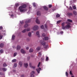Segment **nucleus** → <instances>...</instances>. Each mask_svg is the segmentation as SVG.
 I'll return each mask as SVG.
<instances>
[{
	"label": "nucleus",
	"mask_w": 77,
	"mask_h": 77,
	"mask_svg": "<svg viewBox=\"0 0 77 77\" xmlns=\"http://www.w3.org/2000/svg\"><path fill=\"white\" fill-rule=\"evenodd\" d=\"M65 22H63L61 24V26H62V29L63 30H65V29H69V28H71V24L70 23H69L66 26H65Z\"/></svg>",
	"instance_id": "obj_1"
},
{
	"label": "nucleus",
	"mask_w": 77,
	"mask_h": 77,
	"mask_svg": "<svg viewBox=\"0 0 77 77\" xmlns=\"http://www.w3.org/2000/svg\"><path fill=\"white\" fill-rule=\"evenodd\" d=\"M26 7H27V5H23L19 7V9L21 12H23L26 11V10L25 9H24V8H26Z\"/></svg>",
	"instance_id": "obj_2"
},
{
	"label": "nucleus",
	"mask_w": 77,
	"mask_h": 77,
	"mask_svg": "<svg viewBox=\"0 0 77 77\" xmlns=\"http://www.w3.org/2000/svg\"><path fill=\"white\" fill-rule=\"evenodd\" d=\"M38 28H39V27L38 26L35 25L32 27V29L33 30L35 31L38 30Z\"/></svg>",
	"instance_id": "obj_3"
},
{
	"label": "nucleus",
	"mask_w": 77,
	"mask_h": 77,
	"mask_svg": "<svg viewBox=\"0 0 77 77\" xmlns=\"http://www.w3.org/2000/svg\"><path fill=\"white\" fill-rule=\"evenodd\" d=\"M41 44H42V45L43 46H44L45 45V42L42 41L41 40L40 41Z\"/></svg>",
	"instance_id": "obj_4"
},
{
	"label": "nucleus",
	"mask_w": 77,
	"mask_h": 77,
	"mask_svg": "<svg viewBox=\"0 0 77 77\" xmlns=\"http://www.w3.org/2000/svg\"><path fill=\"white\" fill-rule=\"evenodd\" d=\"M48 39H49V38L48 37H45L43 38V40L45 41H48Z\"/></svg>",
	"instance_id": "obj_5"
},
{
	"label": "nucleus",
	"mask_w": 77,
	"mask_h": 77,
	"mask_svg": "<svg viewBox=\"0 0 77 77\" xmlns=\"http://www.w3.org/2000/svg\"><path fill=\"white\" fill-rule=\"evenodd\" d=\"M35 22L37 24H40V21H39V20L38 19H36Z\"/></svg>",
	"instance_id": "obj_6"
},
{
	"label": "nucleus",
	"mask_w": 77,
	"mask_h": 77,
	"mask_svg": "<svg viewBox=\"0 0 77 77\" xmlns=\"http://www.w3.org/2000/svg\"><path fill=\"white\" fill-rule=\"evenodd\" d=\"M43 8L45 11H48V7H47L46 6H45L43 7Z\"/></svg>",
	"instance_id": "obj_7"
},
{
	"label": "nucleus",
	"mask_w": 77,
	"mask_h": 77,
	"mask_svg": "<svg viewBox=\"0 0 77 77\" xmlns=\"http://www.w3.org/2000/svg\"><path fill=\"white\" fill-rule=\"evenodd\" d=\"M21 52L23 54H24L25 53V51L23 49H22L21 50Z\"/></svg>",
	"instance_id": "obj_8"
},
{
	"label": "nucleus",
	"mask_w": 77,
	"mask_h": 77,
	"mask_svg": "<svg viewBox=\"0 0 77 77\" xmlns=\"http://www.w3.org/2000/svg\"><path fill=\"white\" fill-rule=\"evenodd\" d=\"M19 65H20V66H22L23 65V63L21 61H20L19 63Z\"/></svg>",
	"instance_id": "obj_9"
},
{
	"label": "nucleus",
	"mask_w": 77,
	"mask_h": 77,
	"mask_svg": "<svg viewBox=\"0 0 77 77\" xmlns=\"http://www.w3.org/2000/svg\"><path fill=\"white\" fill-rule=\"evenodd\" d=\"M21 48V47H20L19 45H18L17 46V50H20V49Z\"/></svg>",
	"instance_id": "obj_10"
},
{
	"label": "nucleus",
	"mask_w": 77,
	"mask_h": 77,
	"mask_svg": "<svg viewBox=\"0 0 77 77\" xmlns=\"http://www.w3.org/2000/svg\"><path fill=\"white\" fill-rule=\"evenodd\" d=\"M30 21H31V19L27 20L25 21V23H30Z\"/></svg>",
	"instance_id": "obj_11"
},
{
	"label": "nucleus",
	"mask_w": 77,
	"mask_h": 77,
	"mask_svg": "<svg viewBox=\"0 0 77 77\" xmlns=\"http://www.w3.org/2000/svg\"><path fill=\"white\" fill-rule=\"evenodd\" d=\"M36 34L37 35L38 37H39L40 36V35H39V32L38 31H37L36 32Z\"/></svg>",
	"instance_id": "obj_12"
},
{
	"label": "nucleus",
	"mask_w": 77,
	"mask_h": 77,
	"mask_svg": "<svg viewBox=\"0 0 77 77\" xmlns=\"http://www.w3.org/2000/svg\"><path fill=\"white\" fill-rule=\"evenodd\" d=\"M24 28H27V27H29V25L27 24H26L24 25Z\"/></svg>",
	"instance_id": "obj_13"
},
{
	"label": "nucleus",
	"mask_w": 77,
	"mask_h": 77,
	"mask_svg": "<svg viewBox=\"0 0 77 77\" xmlns=\"http://www.w3.org/2000/svg\"><path fill=\"white\" fill-rule=\"evenodd\" d=\"M37 15H41V12L39 11H37Z\"/></svg>",
	"instance_id": "obj_14"
},
{
	"label": "nucleus",
	"mask_w": 77,
	"mask_h": 77,
	"mask_svg": "<svg viewBox=\"0 0 77 77\" xmlns=\"http://www.w3.org/2000/svg\"><path fill=\"white\" fill-rule=\"evenodd\" d=\"M3 46H4V44H3V43H1L0 44V47H1V48L3 47Z\"/></svg>",
	"instance_id": "obj_15"
},
{
	"label": "nucleus",
	"mask_w": 77,
	"mask_h": 77,
	"mask_svg": "<svg viewBox=\"0 0 77 77\" xmlns=\"http://www.w3.org/2000/svg\"><path fill=\"white\" fill-rule=\"evenodd\" d=\"M24 66L26 68H27V66H28V64L27 63H24Z\"/></svg>",
	"instance_id": "obj_16"
},
{
	"label": "nucleus",
	"mask_w": 77,
	"mask_h": 77,
	"mask_svg": "<svg viewBox=\"0 0 77 77\" xmlns=\"http://www.w3.org/2000/svg\"><path fill=\"white\" fill-rule=\"evenodd\" d=\"M67 15H69V16H71L72 15V13H67Z\"/></svg>",
	"instance_id": "obj_17"
},
{
	"label": "nucleus",
	"mask_w": 77,
	"mask_h": 77,
	"mask_svg": "<svg viewBox=\"0 0 77 77\" xmlns=\"http://www.w3.org/2000/svg\"><path fill=\"white\" fill-rule=\"evenodd\" d=\"M28 36L29 37H31L32 36V33L30 32H29L28 33Z\"/></svg>",
	"instance_id": "obj_18"
},
{
	"label": "nucleus",
	"mask_w": 77,
	"mask_h": 77,
	"mask_svg": "<svg viewBox=\"0 0 77 77\" xmlns=\"http://www.w3.org/2000/svg\"><path fill=\"white\" fill-rule=\"evenodd\" d=\"M67 21H69V22H70V23H72V20L69 19H67Z\"/></svg>",
	"instance_id": "obj_19"
},
{
	"label": "nucleus",
	"mask_w": 77,
	"mask_h": 77,
	"mask_svg": "<svg viewBox=\"0 0 77 77\" xmlns=\"http://www.w3.org/2000/svg\"><path fill=\"white\" fill-rule=\"evenodd\" d=\"M27 31V29H25L24 30H23V31H22V33H25L26 31Z\"/></svg>",
	"instance_id": "obj_20"
},
{
	"label": "nucleus",
	"mask_w": 77,
	"mask_h": 77,
	"mask_svg": "<svg viewBox=\"0 0 77 77\" xmlns=\"http://www.w3.org/2000/svg\"><path fill=\"white\" fill-rule=\"evenodd\" d=\"M15 35H13L12 37V40H14V39H15Z\"/></svg>",
	"instance_id": "obj_21"
},
{
	"label": "nucleus",
	"mask_w": 77,
	"mask_h": 77,
	"mask_svg": "<svg viewBox=\"0 0 77 77\" xmlns=\"http://www.w3.org/2000/svg\"><path fill=\"white\" fill-rule=\"evenodd\" d=\"M40 49H41V47H38L36 48L37 51H39V50H40Z\"/></svg>",
	"instance_id": "obj_22"
},
{
	"label": "nucleus",
	"mask_w": 77,
	"mask_h": 77,
	"mask_svg": "<svg viewBox=\"0 0 77 77\" xmlns=\"http://www.w3.org/2000/svg\"><path fill=\"white\" fill-rule=\"evenodd\" d=\"M36 70L37 71L38 73H39L40 72V70L39 69H36Z\"/></svg>",
	"instance_id": "obj_23"
},
{
	"label": "nucleus",
	"mask_w": 77,
	"mask_h": 77,
	"mask_svg": "<svg viewBox=\"0 0 77 77\" xmlns=\"http://www.w3.org/2000/svg\"><path fill=\"white\" fill-rule=\"evenodd\" d=\"M12 62H17V60L14 59L12 60Z\"/></svg>",
	"instance_id": "obj_24"
},
{
	"label": "nucleus",
	"mask_w": 77,
	"mask_h": 77,
	"mask_svg": "<svg viewBox=\"0 0 77 77\" xmlns=\"http://www.w3.org/2000/svg\"><path fill=\"white\" fill-rule=\"evenodd\" d=\"M73 13L75 15H76L77 14V13L75 11H73Z\"/></svg>",
	"instance_id": "obj_25"
},
{
	"label": "nucleus",
	"mask_w": 77,
	"mask_h": 77,
	"mask_svg": "<svg viewBox=\"0 0 77 77\" xmlns=\"http://www.w3.org/2000/svg\"><path fill=\"white\" fill-rule=\"evenodd\" d=\"M33 49L31 48L29 50L30 53H32V52H33Z\"/></svg>",
	"instance_id": "obj_26"
},
{
	"label": "nucleus",
	"mask_w": 77,
	"mask_h": 77,
	"mask_svg": "<svg viewBox=\"0 0 77 77\" xmlns=\"http://www.w3.org/2000/svg\"><path fill=\"white\" fill-rule=\"evenodd\" d=\"M3 66L4 67H6V66H7V65H6V63H4L3 64Z\"/></svg>",
	"instance_id": "obj_27"
},
{
	"label": "nucleus",
	"mask_w": 77,
	"mask_h": 77,
	"mask_svg": "<svg viewBox=\"0 0 77 77\" xmlns=\"http://www.w3.org/2000/svg\"><path fill=\"white\" fill-rule=\"evenodd\" d=\"M2 70L3 71H6L7 69H6V68H2Z\"/></svg>",
	"instance_id": "obj_28"
},
{
	"label": "nucleus",
	"mask_w": 77,
	"mask_h": 77,
	"mask_svg": "<svg viewBox=\"0 0 77 77\" xmlns=\"http://www.w3.org/2000/svg\"><path fill=\"white\" fill-rule=\"evenodd\" d=\"M26 29V31H27V32H29L30 31V28H28Z\"/></svg>",
	"instance_id": "obj_29"
},
{
	"label": "nucleus",
	"mask_w": 77,
	"mask_h": 77,
	"mask_svg": "<svg viewBox=\"0 0 77 77\" xmlns=\"http://www.w3.org/2000/svg\"><path fill=\"white\" fill-rule=\"evenodd\" d=\"M56 17L57 18L60 17V15L59 14H57L56 15Z\"/></svg>",
	"instance_id": "obj_30"
},
{
	"label": "nucleus",
	"mask_w": 77,
	"mask_h": 77,
	"mask_svg": "<svg viewBox=\"0 0 77 77\" xmlns=\"http://www.w3.org/2000/svg\"><path fill=\"white\" fill-rule=\"evenodd\" d=\"M35 73V71H32V72L31 73V74H34Z\"/></svg>",
	"instance_id": "obj_31"
},
{
	"label": "nucleus",
	"mask_w": 77,
	"mask_h": 77,
	"mask_svg": "<svg viewBox=\"0 0 77 77\" xmlns=\"http://www.w3.org/2000/svg\"><path fill=\"white\" fill-rule=\"evenodd\" d=\"M62 21V20H58L57 22V24H59L60 22Z\"/></svg>",
	"instance_id": "obj_32"
},
{
	"label": "nucleus",
	"mask_w": 77,
	"mask_h": 77,
	"mask_svg": "<svg viewBox=\"0 0 77 77\" xmlns=\"http://www.w3.org/2000/svg\"><path fill=\"white\" fill-rule=\"evenodd\" d=\"M17 54V53L16 52L15 53L14 55V57H15V56H16Z\"/></svg>",
	"instance_id": "obj_33"
},
{
	"label": "nucleus",
	"mask_w": 77,
	"mask_h": 77,
	"mask_svg": "<svg viewBox=\"0 0 77 77\" xmlns=\"http://www.w3.org/2000/svg\"><path fill=\"white\" fill-rule=\"evenodd\" d=\"M14 67H17V64L15 63L14 65Z\"/></svg>",
	"instance_id": "obj_34"
},
{
	"label": "nucleus",
	"mask_w": 77,
	"mask_h": 77,
	"mask_svg": "<svg viewBox=\"0 0 77 77\" xmlns=\"http://www.w3.org/2000/svg\"><path fill=\"white\" fill-rule=\"evenodd\" d=\"M0 52L1 53H3V50L2 49L0 51Z\"/></svg>",
	"instance_id": "obj_35"
},
{
	"label": "nucleus",
	"mask_w": 77,
	"mask_h": 77,
	"mask_svg": "<svg viewBox=\"0 0 77 77\" xmlns=\"http://www.w3.org/2000/svg\"><path fill=\"white\" fill-rule=\"evenodd\" d=\"M48 7L49 8H50L52 7V5H48Z\"/></svg>",
	"instance_id": "obj_36"
},
{
	"label": "nucleus",
	"mask_w": 77,
	"mask_h": 77,
	"mask_svg": "<svg viewBox=\"0 0 77 77\" xmlns=\"http://www.w3.org/2000/svg\"><path fill=\"white\" fill-rule=\"evenodd\" d=\"M73 9H76V7L75 6H73Z\"/></svg>",
	"instance_id": "obj_37"
},
{
	"label": "nucleus",
	"mask_w": 77,
	"mask_h": 77,
	"mask_svg": "<svg viewBox=\"0 0 77 77\" xmlns=\"http://www.w3.org/2000/svg\"><path fill=\"white\" fill-rule=\"evenodd\" d=\"M66 75L67 77L68 76V72H66Z\"/></svg>",
	"instance_id": "obj_38"
},
{
	"label": "nucleus",
	"mask_w": 77,
	"mask_h": 77,
	"mask_svg": "<svg viewBox=\"0 0 77 77\" xmlns=\"http://www.w3.org/2000/svg\"><path fill=\"white\" fill-rule=\"evenodd\" d=\"M40 64H41V62H39L38 66H37L38 67H39V66H40Z\"/></svg>",
	"instance_id": "obj_39"
},
{
	"label": "nucleus",
	"mask_w": 77,
	"mask_h": 77,
	"mask_svg": "<svg viewBox=\"0 0 77 77\" xmlns=\"http://www.w3.org/2000/svg\"><path fill=\"white\" fill-rule=\"evenodd\" d=\"M43 37H45V34L44 33H43L42 35Z\"/></svg>",
	"instance_id": "obj_40"
},
{
	"label": "nucleus",
	"mask_w": 77,
	"mask_h": 77,
	"mask_svg": "<svg viewBox=\"0 0 77 77\" xmlns=\"http://www.w3.org/2000/svg\"><path fill=\"white\" fill-rule=\"evenodd\" d=\"M31 77H34L35 75L33 74H31Z\"/></svg>",
	"instance_id": "obj_41"
},
{
	"label": "nucleus",
	"mask_w": 77,
	"mask_h": 77,
	"mask_svg": "<svg viewBox=\"0 0 77 77\" xmlns=\"http://www.w3.org/2000/svg\"><path fill=\"white\" fill-rule=\"evenodd\" d=\"M46 59V61H48V57H47Z\"/></svg>",
	"instance_id": "obj_42"
},
{
	"label": "nucleus",
	"mask_w": 77,
	"mask_h": 77,
	"mask_svg": "<svg viewBox=\"0 0 77 77\" xmlns=\"http://www.w3.org/2000/svg\"><path fill=\"white\" fill-rule=\"evenodd\" d=\"M48 47V45H45V48L47 49V48Z\"/></svg>",
	"instance_id": "obj_43"
},
{
	"label": "nucleus",
	"mask_w": 77,
	"mask_h": 77,
	"mask_svg": "<svg viewBox=\"0 0 77 77\" xmlns=\"http://www.w3.org/2000/svg\"><path fill=\"white\" fill-rule=\"evenodd\" d=\"M32 66V63H29V66H30V68H31Z\"/></svg>",
	"instance_id": "obj_44"
},
{
	"label": "nucleus",
	"mask_w": 77,
	"mask_h": 77,
	"mask_svg": "<svg viewBox=\"0 0 77 77\" xmlns=\"http://www.w3.org/2000/svg\"><path fill=\"white\" fill-rule=\"evenodd\" d=\"M41 29H44V26H43V25H42L41 26Z\"/></svg>",
	"instance_id": "obj_45"
},
{
	"label": "nucleus",
	"mask_w": 77,
	"mask_h": 77,
	"mask_svg": "<svg viewBox=\"0 0 77 77\" xmlns=\"http://www.w3.org/2000/svg\"><path fill=\"white\" fill-rule=\"evenodd\" d=\"M32 68H33V69H35V66H31V67Z\"/></svg>",
	"instance_id": "obj_46"
},
{
	"label": "nucleus",
	"mask_w": 77,
	"mask_h": 77,
	"mask_svg": "<svg viewBox=\"0 0 77 77\" xmlns=\"http://www.w3.org/2000/svg\"><path fill=\"white\" fill-rule=\"evenodd\" d=\"M69 73L70 75H72V72L71 71H70Z\"/></svg>",
	"instance_id": "obj_47"
},
{
	"label": "nucleus",
	"mask_w": 77,
	"mask_h": 77,
	"mask_svg": "<svg viewBox=\"0 0 77 77\" xmlns=\"http://www.w3.org/2000/svg\"><path fill=\"white\" fill-rule=\"evenodd\" d=\"M3 29V26H0V30H2Z\"/></svg>",
	"instance_id": "obj_48"
},
{
	"label": "nucleus",
	"mask_w": 77,
	"mask_h": 77,
	"mask_svg": "<svg viewBox=\"0 0 77 77\" xmlns=\"http://www.w3.org/2000/svg\"><path fill=\"white\" fill-rule=\"evenodd\" d=\"M3 38V36L2 35H0V39H2Z\"/></svg>",
	"instance_id": "obj_49"
},
{
	"label": "nucleus",
	"mask_w": 77,
	"mask_h": 77,
	"mask_svg": "<svg viewBox=\"0 0 77 77\" xmlns=\"http://www.w3.org/2000/svg\"><path fill=\"white\" fill-rule=\"evenodd\" d=\"M45 26L46 28V29H47V24H45Z\"/></svg>",
	"instance_id": "obj_50"
},
{
	"label": "nucleus",
	"mask_w": 77,
	"mask_h": 77,
	"mask_svg": "<svg viewBox=\"0 0 77 77\" xmlns=\"http://www.w3.org/2000/svg\"><path fill=\"white\" fill-rule=\"evenodd\" d=\"M16 6L17 7V6H19V4H16Z\"/></svg>",
	"instance_id": "obj_51"
},
{
	"label": "nucleus",
	"mask_w": 77,
	"mask_h": 77,
	"mask_svg": "<svg viewBox=\"0 0 77 77\" xmlns=\"http://www.w3.org/2000/svg\"><path fill=\"white\" fill-rule=\"evenodd\" d=\"M70 10H71V11H72V7H70L69 8Z\"/></svg>",
	"instance_id": "obj_52"
},
{
	"label": "nucleus",
	"mask_w": 77,
	"mask_h": 77,
	"mask_svg": "<svg viewBox=\"0 0 77 77\" xmlns=\"http://www.w3.org/2000/svg\"><path fill=\"white\" fill-rule=\"evenodd\" d=\"M20 23L21 24H24V22L23 21L20 22Z\"/></svg>",
	"instance_id": "obj_53"
},
{
	"label": "nucleus",
	"mask_w": 77,
	"mask_h": 77,
	"mask_svg": "<svg viewBox=\"0 0 77 77\" xmlns=\"http://www.w3.org/2000/svg\"><path fill=\"white\" fill-rule=\"evenodd\" d=\"M33 6L34 7H35V6H36V5H35V3H33Z\"/></svg>",
	"instance_id": "obj_54"
},
{
	"label": "nucleus",
	"mask_w": 77,
	"mask_h": 77,
	"mask_svg": "<svg viewBox=\"0 0 77 77\" xmlns=\"http://www.w3.org/2000/svg\"><path fill=\"white\" fill-rule=\"evenodd\" d=\"M60 33H61V34H62L63 33V31H61L60 32Z\"/></svg>",
	"instance_id": "obj_55"
},
{
	"label": "nucleus",
	"mask_w": 77,
	"mask_h": 77,
	"mask_svg": "<svg viewBox=\"0 0 77 77\" xmlns=\"http://www.w3.org/2000/svg\"><path fill=\"white\" fill-rule=\"evenodd\" d=\"M39 55H40V56H41L42 54H41V53L40 52H39L38 53Z\"/></svg>",
	"instance_id": "obj_56"
},
{
	"label": "nucleus",
	"mask_w": 77,
	"mask_h": 77,
	"mask_svg": "<svg viewBox=\"0 0 77 77\" xmlns=\"http://www.w3.org/2000/svg\"><path fill=\"white\" fill-rule=\"evenodd\" d=\"M0 75H3V73L1 72H0Z\"/></svg>",
	"instance_id": "obj_57"
},
{
	"label": "nucleus",
	"mask_w": 77,
	"mask_h": 77,
	"mask_svg": "<svg viewBox=\"0 0 77 77\" xmlns=\"http://www.w3.org/2000/svg\"><path fill=\"white\" fill-rule=\"evenodd\" d=\"M29 48L28 47H26V50H29Z\"/></svg>",
	"instance_id": "obj_58"
},
{
	"label": "nucleus",
	"mask_w": 77,
	"mask_h": 77,
	"mask_svg": "<svg viewBox=\"0 0 77 77\" xmlns=\"http://www.w3.org/2000/svg\"><path fill=\"white\" fill-rule=\"evenodd\" d=\"M21 77H24V75H21Z\"/></svg>",
	"instance_id": "obj_59"
},
{
	"label": "nucleus",
	"mask_w": 77,
	"mask_h": 77,
	"mask_svg": "<svg viewBox=\"0 0 77 77\" xmlns=\"http://www.w3.org/2000/svg\"><path fill=\"white\" fill-rule=\"evenodd\" d=\"M13 71V72H16V70H14Z\"/></svg>",
	"instance_id": "obj_60"
},
{
	"label": "nucleus",
	"mask_w": 77,
	"mask_h": 77,
	"mask_svg": "<svg viewBox=\"0 0 77 77\" xmlns=\"http://www.w3.org/2000/svg\"><path fill=\"white\" fill-rule=\"evenodd\" d=\"M76 0H73L74 3V2H75V1H76Z\"/></svg>",
	"instance_id": "obj_61"
},
{
	"label": "nucleus",
	"mask_w": 77,
	"mask_h": 77,
	"mask_svg": "<svg viewBox=\"0 0 77 77\" xmlns=\"http://www.w3.org/2000/svg\"><path fill=\"white\" fill-rule=\"evenodd\" d=\"M11 17H14V15L12 14L11 15Z\"/></svg>",
	"instance_id": "obj_62"
},
{
	"label": "nucleus",
	"mask_w": 77,
	"mask_h": 77,
	"mask_svg": "<svg viewBox=\"0 0 77 77\" xmlns=\"http://www.w3.org/2000/svg\"><path fill=\"white\" fill-rule=\"evenodd\" d=\"M39 69H41V68L39 67L38 68Z\"/></svg>",
	"instance_id": "obj_63"
},
{
	"label": "nucleus",
	"mask_w": 77,
	"mask_h": 77,
	"mask_svg": "<svg viewBox=\"0 0 77 77\" xmlns=\"http://www.w3.org/2000/svg\"><path fill=\"white\" fill-rule=\"evenodd\" d=\"M72 77H74V76L72 75Z\"/></svg>",
	"instance_id": "obj_64"
}]
</instances>
